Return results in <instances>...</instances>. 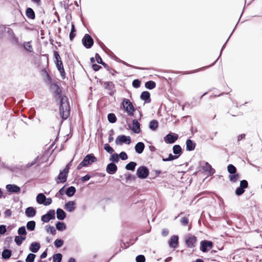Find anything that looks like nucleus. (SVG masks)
<instances>
[{
    "mask_svg": "<svg viewBox=\"0 0 262 262\" xmlns=\"http://www.w3.org/2000/svg\"><path fill=\"white\" fill-rule=\"evenodd\" d=\"M55 217V212L54 210H50L46 214L41 216V221L45 223L49 222L51 220Z\"/></svg>",
    "mask_w": 262,
    "mask_h": 262,
    "instance_id": "obj_9",
    "label": "nucleus"
},
{
    "mask_svg": "<svg viewBox=\"0 0 262 262\" xmlns=\"http://www.w3.org/2000/svg\"><path fill=\"white\" fill-rule=\"evenodd\" d=\"M137 164L134 162H130L125 166V168L128 170H134L135 169Z\"/></svg>",
    "mask_w": 262,
    "mask_h": 262,
    "instance_id": "obj_36",
    "label": "nucleus"
},
{
    "mask_svg": "<svg viewBox=\"0 0 262 262\" xmlns=\"http://www.w3.org/2000/svg\"><path fill=\"white\" fill-rule=\"evenodd\" d=\"M179 157V156L172 155L171 154H170L167 158H163L162 160L164 162L170 161H172L175 159H177Z\"/></svg>",
    "mask_w": 262,
    "mask_h": 262,
    "instance_id": "obj_37",
    "label": "nucleus"
},
{
    "mask_svg": "<svg viewBox=\"0 0 262 262\" xmlns=\"http://www.w3.org/2000/svg\"><path fill=\"white\" fill-rule=\"evenodd\" d=\"M14 241L18 246H20L23 243L19 236H16L14 238Z\"/></svg>",
    "mask_w": 262,
    "mask_h": 262,
    "instance_id": "obj_55",
    "label": "nucleus"
},
{
    "mask_svg": "<svg viewBox=\"0 0 262 262\" xmlns=\"http://www.w3.org/2000/svg\"><path fill=\"white\" fill-rule=\"evenodd\" d=\"M248 182L246 180H242L240 182V185L239 186L244 189L248 187Z\"/></svg>",
    "mask_w": 262,
    "mask_h": 262,
    "instance_id": "obj_53",
    "label": "nucleus"
},
{
    "mask_svg": "<svg viewBox=\"0 0 262 262\" xmlns=\"http://www.w3.org/2000/svg\"><path fill=\"white\" fill-rule=\"evenodd\" d=\"M56 227L58 230L63 231L66 229V226L63 223L58 222L56 225Z\"/></svg>",
    "mask_w": 262,
    "mask_h": 262,
    "instance_id": "obj_38",
    "label": "nucleus"
},
{
    "mask_svg": "<svg viewBox=\"0 0 262 262\" xmlns=\"http://www.w3.org/2000/svg\"><path fill=\"white\" fill-rule=\"evenodd\" d=\"M62 255L60 253L55 254L53 256L54 262H61L62 260Z\"/></svg>",
    "mask_w": 262,
    "mask_h": 262,
    "instance_id": "obj_39",
    "label": "nucleus"
},
{
    "mask_svg": "<svg viewBox=\"0 0 262 262\" xmlns=\"http://www.w3.org/2000/svg\"><path fill=\"white\" fill-rule=\"evenodd\" d=\"M104 86L105 89L109 90L110 92H108L109 95L111 96L113 95L116 92V91L114 89L115 88V85L112 81H106L104 83Z\"/></svg>",
    "mask_w": 262,
    "mask_h": 262,
    "instance_id": "obj_12",
    "label": "nucleus"
},
{
    "mask_svg": "<svg viewBox=\"0 0 262 262\" xmlns=\"http://www.w3.org/2000/svg\"><path fill=\"white\" fill-rule=\"evenodd\" d=\"M36 223L34 221H31L27 223V228L30 231H33L35 228Z\"/></svg>",
    "mask_w": 262,
    "mask_h": 262,
    "instance_id": "obj_30",
    "label": "nucleus"
},
{
    "mask_svg": "<svg viewBox=\"0 0 262 262\" xmlns=\"http://www.w3.org/2000/svg\"><path fill=\"white\" fill-rule=\"evenodd\" d=\"M196 242V238L194 235H191L186 239V244L189 248L195 247Z\"/></svg>",
    "mask_w": 262,
    "mask_h": 262,
    "instance_id": "obj_14",
    "label": "nucleus"
},
{
    "mask_svg": "<svg viewBox=\"0 0 262 262\" xmlns=\"http://www.w3.org/2000/svg\"><path fill=\"white\" fill-rule=\"evenodd\" d=\"M24 48L26 50L30 52L33 51V48L29 42L24 43Z\"/></svg>",
    "mask_w": 262,
    "mask_h": 262,
    "instance_id": "obj_47",
    "label": "nucleus"
},
{
    "mask_svg": "<svg viewBox=\"0 0 262 262\" xmlns=\"http://www.w3.org/2000/svg\"><path fill=\"white\" fill-rule=\"evenodd\" d=\"M6 188L10 193H18L20 190V187L15 184H8Z\"/></svg>",
    "mask_w": 262,
    "mask_h": 262,
    "instance_id": "obj_16",
    "label": "nucleus"
},
{
    "mask_svg": "<svg viewBox=\"0 0 262 262\" xmlns=\"http://www.w3.org/2000/svg\"><path fill=\"white\" fill-rule=\"evenodd\" d=\"M156 84L153 81H148L145 83V87L147 89L152 90L156 87Z\"/></svg>",
    "mask_w": 262,
    "mask_h": 262,
    "instance_id": "obj_34",
    "label": "nucleus"
},
{
    "mask_svg": "<svg viewBox=\"0 0 262 262\" xmlns=\"http://www.w3.org/2000/svg\"><path fill=\"white\" fill-rule=\"evenodd\" d=\"M123 106L129 115H132L135 111V108L131 102L127 99H124L122 102Z\"/></svg>",
    "mask_w": 262,
    "mask_h": 262,
    "instance_id": "obj_6",
    "label": "nucleus"
},
{
    "mask_svg": "<svg viewBox=\"0 0 262 262\" xmlns=\"http://www.w3.org/2000/svg\"><path fill=\"white\" fill-rule=\"evenodd\" d=\"M18 234L20 235H26L27 234L25 226L20 227L17 230Z\"/></svg>",
    "mask_w": 262,
    "mask_h": 262,
    "instance_id": "obj_42",
    "label": "nucleus"
},
{
    "mask_svg": "<svg viewBox=\"0 0 262 262\" xmlns=\"http://www.w3.org/2000/svg\"><path fill=\"white\" fill-rule=\"evenodd\" d=\"M117 170V166L115 164L112 162L109 163L106 168L107 173L110 174H113L116 173Z\"/></svg>",
    "mask_w": 262,
    "mask_h": 262,
    "instance_id": "obj_15",
    "label": "nucleus"
},
{
    "mask_svg": "<svg viewBox=\"0 0 262 262\" xmlns=\"http://www.w3.org/2000/svg\"><path fill=\"white\" fill-rule=\"evenodd\" d=\"M63 244V241L62 239H57L54 242V245L57 248L61 247Z\"/></svg>",
    "mask_w": 262,
    "mask_h": 262,
    "instance_id": "obj_46",
    "label": "nucleus"
},
{
    "mask_svg": "<svg viewBox=\"0 0 262 262\" xmlns=\"http://www.w3.org/2000/svg\"><path fill=\"white\" fill-rule=\"evenodd\" d=\"M75 202L74 201H69L64 205V209L69 212H73L75 209Z\"/></svg>",
    "mask_w": 262,
    "mask_h": 262,
    "instance_id": "obj_18",
    "label": "nucleus"
},
{
    "mask_svg": "<svg viewBox=\"0 0 262 262\" xmlns=\"http://www.w3.org/2000/svg\"><path fill=\"white\" fill-rule=\"evenodd\" d=\"M140 124L139 122L136 119L133 121V127L132 130L136 134H138L140 132Z\"/></svg>",
    "mask_w": 262,
    "mask_h": 262,
    "instance_id": "obj_23",
    "label": "nucleus"
},
{
    "mask_svg": "<svg viewBox=\"0 0 262 262\" xmlns=\"http://www.w3.org/2000/svg\"><path fill=\"white\" fill-rule=\"evenodd\" d=\"M26 13L27 16L29 18L34 19L35 17V13L32 8H27Z\"/></svg>",
    "mask_w": 262,
    "mask_h": 262,
    "instance_id": "obj_27",
    "label": "nucleus"
},
{
    "mask_svg": "<svg viewBox=\"0 0 262 262\" xmlns=\"http://www.w3.org/2000/svg\"><path fill=\"white\" fill-rule=\"evenodd\" d=\"M90 178H91V177L89 174H86L85 176L82 177L81 178V180L82 182H85V181L89 180Z\"/></svg>",
    "mask_w": 262,
    "mask_h": 262,
    "instance_id": "obj_60",
    "label": "nucleus"
},
{
    "mask_svg": "<svg viewBox=\"0 0 262 262\" xmlns=\"http://www.w3.org/2000/svg\"><path fill=\"white\" fill-rule=\"evenodd\" d=\"M40 248V245L39 243L33 242L30 244L29 250L33 253H36L38 251Z\"/></svg>",
    "mask_w": 262,
    "mask_h": 262,
    "instance_id": "obj_21",
    "label": "nucleus"
},
{
    "mask_svg": "<svg viewBox=\"0 0 262 262\" xmlns=\"http://www.w3.org/2000/svg\"><path fill=\"white\" fill-rule=\"evenodd\" d=\"M245 136L246 135L244 134H241V135H239L238 136V138H237L238 141H239L241 140H242L243 139H244L245 138Z\"/></svg>",
    "mask_w": 262,
    "mask_h": 262,
    "instance_id": "obj_63",
    "label": "nucleus"
},
{
    "mask_svg": "<svg viewBox=\"0 0 262 262\" xmlns=\"http://www.w3.org/2000/svg\"><path fill=\"white\" fill-rule=\"evenodd\" d=\"M169 231L167 229H163L162 231V234L164 236H166L168 234Z\"/></svg>",
    "mask_w": 262,
    "mask_h": 262,
    "instance_id": "obj_62",
    "label": "nucleus"
},
{
    "mask_svg": "<svg viewBox=\"0 0 262 262\" xmlns=\"http://www.w3.org/2000/svg\"><path fill=\"white\" fill-rule=\"evenodd\" d=\"M137 262H145V258L143 255H139L136 257V258Z\"/></svg>",
    "mask_w": 262,
    "mask_h": 262,
    "instance_id": "obj_51",
    "label": "nucleus"
},
{
    "mask_svg": "<svg viewBox=\"0 0 262 262\" xmlns=\"http://www.w3.org/2000/svg\"><path fill=\"white\" fill-rule=\"evenodd\" d=\"M104 149L109 154H112L114 152L113 148L111 147L107 143H106L104 145Z\"/></svg>",
    "mask_w": 262,
    "mask_h": 262,
    "instance_id": "obj_44",
    "label": "nucleus"
},
{
    "mask_svg": "<svg viewBox=\"0 0 262 262\" xmlns=\"http://www.w3.org/2000/svg\"><path fill=\"white\" fill-rule=\"evenodd\" d=\"M54 86L55 88V94L56 96L60 97V104L59 112L60 116L63 120L68 118L70 115V107L68 101V98L66 96H61V91L59 86L57 84H55Z\"/></svg>",
    "mask_w": 262,
    "mask_h": 262,
    "instance_id": "obj_1",
    "label": "nucleus"
},
{
    "mask_svg": "<svg viewBox=\"0 0 262 262\" xmlns=\"http://www.w3.org/2000/svg\"><path fill=\"white\" fill-rule=\"evenodd\" d=\"M46 230L48 232H50L52 234H55L56 233V229L53 226H47Z\"/></svg>",
    "mask_w": 262,
    "mask_h": 262,
    "instance_id": "obj_48",
    "label": "nucleus"
},
{
    "mask_svg": "<svg viewBox=\"0 0 262 262\" xmlns=\"http://www.w3.org/2000/svg\"><path fill=\"white\" fill-rule=\"evenodd\" d=\"M35 257L34 254L29 253L26 259V262H33Z\"/></svg>",
    "mask_w": 262,
    "mask_h": 262,
    "instance_id": "obj_41",
    "label": "nucleus"
},
{
    "mask_svg": "<svg viewBox=\"0 0 262 262\" xmlns=\"http://www.w3.org/2000/svg\"><path fill=\"white\" fill-rule=\"evenodd\" d=\"M97 161V158L94 156V154H90L87 155L77 166L78 169H80L83 167L87 166L90 164H92Z\"/></svg>",
    "mask_w": 262,
    "mask_h": 262,
    "instance_id": "obj_3",
    "label": "nucleus"
},
{
    "mask_svg": "<svg viewBox=\"0 0 262 262\" xmlns=\"http://www.w3.org/2000/svg\"><path fill=\"white\" fill-rule=\"evenodd\" d=\"M213 244L212 242L208 241H203L201 243L200 250L206 252L212 248Z\"/></svg>",
    "mask_w": 262,
    "mask_h": 262,
    "instance_id": "obj_11",
    "label": "nucleus"
},
{
    "mask_svg": "<svg viewBox=\"0 0 262 262\" xmlns=\"http://www.w3.org/2000/svg\"><path fill=\"white\" fill-rule=\"evenodd\" d=\"M170 247L174 249L177 248L179 243V237L177 235H172L168 242Z\"/></svg>",
    "mask_w": 262,
    "mask_h": 262,
    "instance_id": "obj_13",
    "label": "nucleus"
},
{
    "mask_svg": "<svg viewBox=\"0 0 262 262\" xmlns=\"http://www.w3.org/2000/svg\"><path fill=\"white\" fill-rule=\"evenodd\" d=\"M110 160L113 162H118L119 161V157L117 154H114L110 158Z\"/></svg>",
    "mask_w": 262,
    "mask_h": 262,
    "instance_id": "obj_43",
    "label": "nucleus"
},
{
    "mask_svg": "<svg viewBox=\"0 0 262 262\" xmlns=\"http://www.w3.org/2000/svg\"><path fill=\"white\" fill-rule=\"evenodd\" d=\"M137 175L140 179H146L149 175V170L145 166H140L137 170Z\"/></svg>",
    "mask_w": 262,
    "mask_h": 262,
    "instance_id": "obj_5",
    "label": "nucleus"
},
{
    "mask_svg": "<svg viewBox=\"0 0 262 262\" xmlns=\"http://www.w3.org/2000/svg\"><path fill=\"white\" fill-rule=\"evenodd\" d=\"M36 210L32 207H29L25 210V214L29 217H32L36 215Z\"/></svg>",
    "mask_w": 262,
    "mask_h": 262,
    "instance_id": "obj_20",
    "label": "nucleus"
},
{
    "mask_svg": "<svg viewBox=\"0 0 262 262\" xmlns=\"http://www.w3.org/2000/svg\"><path fill=\"white\" fill-rule=\"evenodd\" d=\"M95 58H96V60L98 63L100 64L101 62H102L103 61H102L101 57L100 56V55L98 54H97V53L96 54Z\"/></svg>",
    "mask_w": 262,
    "mask_h": 262,
    "instance_id": "obj_58",
    "label": "nucleus"
},
{
    "mask_svg": "<svg viewBox=\"0 0 262 262\" xmlns=\"http://www.w3.org/2000/svg\"><path fill=\"white\" fill-rule=\"evenodd\" d=\"M6 232V226L0 225V234H4Z\"/></svg>",
    "mask_w": 262,
    "mask_h": 262,
    "instance_id": "obj_57",
    "label": "nucleus"
},
{
    "mask_svg": "<svg viewBox=\"0 0 262 262\" xmlns=\"http://www.w3.org/2000/svg\"><path fill=\"white\" fill-rule=\"evenodd\" d=\"M46 197L43 193H39L36 196V201L39 204H44Z\"/></svg>",
    "mask_w": 262,
    "mask_h": 262,
    "instance_id": "obj_26",
    "label": "nucleus"
},
{
    "mask_svg": "<svg viewBox=\"0 0 262 262\" xmlns=\"http://www.w3.org/2000/svg\"><path fill=\"white\" fill-rule=\"evenodd\" d=\"M75 192L76 188L74 186H70L67 189L66 191V194L68 196H72L74 195Z\"/></svg>",
    "mask_w": 262,
    "mask_h": 262,
    "instance_id": "obj_29",
    "label": "nucleus"
},
{
    "mask_svg": "<svg viewBox=\"0 0 262 262\" xmlns=\"http://www.w3.org/2000/svg\"><path fill=\"white\" fill-rule=\"evenodd\" d=\"M52 201V200L51 198H47V199L46 198V200L45 201L43 205L45 206L49 205L50 204H51Z\"/></svg>",
    "mask_w": 262,
    "mask_h": 262,
    "instance_id": "obj_59",
    "label": "nucleus"
},
{
    "mask_svg": "<svg viewBox=\"0 0 262 262\" xmlns=\"http://www.w3.org/2000/svg\"><path fill=\"white\" fill-rule=\"evenodd\" d=\"M83 45L87 49H90L92 47L94 43V41L92 37L86 34H85L82 40Z\"/></svg>",
    "mask_w": 262,
    "mask_h": 262,
    "instance_id": "obj_8",
    "label": "nucleus"
},
{
    "mask_svg": "<svg viewBox=\"0 0 262 262\" xmlns=\"http://www.w3.org/2000/svg\"><path fill=\"white\" fill-rule=\"evenodd\" d=\"M228 171L231 174H234L236 172V167L232 164L228 166Z\"/></svg>",
    "mask_w": 262,
    "mask_h": 262,
    "instance_id": "obj_40",
    "label": "nucleus"
},
{
    "mask_svg": "<svg viewBox=\"0 0 262 262\" xmlns=\"http://www.w3.org/2000/svg\"><path fill=\"white\" fill-rule=\"evenodd\" d=\"M75 31H76V30L75 29L74 25L73 24H72L71 32L70 33V35H69L70 39L71 40H72L73 39V38L75 37V34L74 33V32Z\"/></svg>",
    "mask_w": 262,
    "mask_h": 262,
    "instance_id": "obj_45",
    "label": "nucleus"
},
{
    "mask_svg": "<svg viewBox=\"0 0 262 262\" xmlns=\"http://www.w3.org/2000/svg\"><path fill=\"white\" fill-rule=\"evenodd\" d=\"M132 84L135 88H138L140 86L141 82L138 79H135L133 80Z\"/></svg>",
    "mask_w": 262,
    "mask_h": 262,
    "instance_id": "obj_50",
    "label": "nucleus"
},
{
    "mask_svg": "<svg viewBox=\"0 0 262 262\" xmlns=\"http://www.w3.org/2000/svg\"><path fill=\"white\" fill-rule=\"evenodd\" d=\"M115 142L117 145H122L123 143L129 144L131 142V139L129 136L120 135L117 137Z\"/></svg>",
    "mask_w": 262,
    "mask_h": 262,
    "instance_id": "obj_7",
    "label": "nucleus"
},
{
    "mask_svg": "<svg viewBox=\"0 0 262 262\" xmlns=\"http://www.w3.org/2000/svg\"><path fill=\"white\" fill-rule=\"evenodd\" d=\"M150 97V93L147 91H144L141 93L140 98L142 100H144L145 103H148L151 101V99Z\"/></svg>",
    "mask_w": 262,
    "mask_h": 262,
    "instance_id": "obj_17",
    "label": "nucleus"
},
{
    "mask_svg": "<svg viewBox=\"0 0 262 262\" xmlns=\"http://www.w3.org/2000/svg\"><path fill=\"white\" fill-rule=\"evenodd\" d=\"M110 136H109V137H108V142L110 143V142H112L113 140H114V138L113 137V135L114 134V130L113 129H111L110 131Z\"/></svg>",
    "mask_w": 262,
    "mask_h": 262,
    "instance_id": "obj_56",
    "label": "nucleus"
},
{
    "mask_svg": "<svg viewBox=\"0 0 262 262\" xmlns=\"http://www.w3.org/2000/svg\"><path fill=\"white\" fill-rule=\"evenodd\" d=\"M186 150L188 151H192L194 149L195 147V143L190 139H187L186 142Z\"/></svg>",
    "mask_w": 262,
    "mask_h": 262,
    "instance_id": "obj_24",
    "label": "nucleus"
},
{
    "mask_svg": "<svg viewBox=\"0 0 262 262\" xmlns=\"http://www.w3.org/2000/svg\"><path fill=\"white\" fill-rule=\"evenodd\" d=\"M173 152L177 156H180L182 153V148L179 145H175L173 146Z\"/></svg>",
    "mask_w": 262,
    "mask_h": 262,
    "instance_id": "obj_28",
    "label": "nucleus"
},
{
    "mask_svg": "<svg viewBox=\"0 0 262 262\" xmlns=\"http://www.w3.org/2000/svg\"><path fill=\"white\" fill-rule=\"evenodd\" d=\"M158 127V122L156 120H153L149 123V128L150 129L155 130Z\"/></svg>",
    "mask_w": 262,
    "mask_h": 262,
    "instance_id": "obj_33",
    "label": "nucleus"
},
{
    "mask_svg": "<svg viewBox=\"0 0 262 262\" xmlns=\"http://www.w3.org/2000/svg\"><path fill=\"white\" fill-rule=\"evenodd\" d=\"M145 147L144 144L143 142H139L136 144L135 146V149L138 154H141L143 152Z\"/></svg>",
    "mask_w": 262,
    "mask_h": 262,
    "instance_id": "obj_22",
    "label": "nucleus"
},
{
    "mask_svg": "<svg viewBox=\"0 0 262 262\" xmlns=\"http://www.w3.org/2000/svg\"><path fill=\"white\" fill-rule=\"evenodd\" d=\"M245 192V190L244 188L241 187L240 186L237 187L235 190L236 195L239 196L242 195Z\"/></svg>",
    "mask_w": 262,
    "mask_h": 262,
    "instance_id": "obj_49",
    "label": "nucleus"
},
{
    "mask_svg": "<svg viewBox=\"0 0 262 262\" xmlns=\"http://www.w3.org/2000/svg\"><path fill=\"white\" fill-rule=\"evenodd\" d=\"M119 158L122 160H125L127 159L128 157H127V154H126L125 152L124 151H122L121 152L119 155Z\"/></svg>",
    "mask_w": 262,
    "mask_h": 262,
    "instance_id": "obj_52",
    "label": "nucleus"
},
{
    "mask_svg": "<svg viewBox=\"0 0 262 262\" xmlns=\"http://www.w3.org/2000/svg\"><path fill=\"white\" fill-rule=\"evenodd\" d=\"M54 56L55 59V63L56 64V66L60 72L62 78L64 79L66 76V72L63 68V66L61 57L57 51H54Z\"/></svg>",
    "mask_w": 262,
    "mask_h": 262,
    "instance_id": "obj_2",
    "label": "nucleus"
},
{
    "mask_svg": "<svg viewBox=\"0 0 262 262\" xmlns=\"http://www.w3.org/2000/svg\"><path fill=\"white\" fill-rule=\"evenodd\" d=\"M11 251L8 249H5L2 252V257L4 259H8L11 256Z\"/></svg>",
    "mask_w": 262,
    "mask_h": 262,
    "instance_id": "obj_31",
    "label": "nucleus"
},
{
    "mask_svg": "<svg viewBox=\"0 0 262 262\" xmlns=\"http://www.w3.org/2000/svg\"><path fill=\"white\" fill-rule=\"evenodd\" d=\"M202 169L206 172H207L210 175H212L215 172V170L212 168L211 165L208 162H206L205 165L202 166Z\"/></svg>",
    "mask_w": 262,
    "mask_h": 262,
    "instance_id": "obj_19",
    "label": "nucleus"
},
{
    "mask_svg": "<svg viewBox=\"0 0 262 262\" xmlns=\"http://www.w3.org/2000/svg\"><path fill=\"white\" fill-rule=\"evenodd\" d=\"M57 218L59 220H63L66 216L65 212L60 208H58L56 210Z\"/></svg>",
    "mask_w": 262,
    "mask_h": 262,
    "instance_id": "obj_25",
    "label": "nucleus"
},
{
    "mask_svg": "<svg viewBox=\"0 0 262 262\" xmlns=\"http://www.w3.org/2000/svg\"><path fill=\"white\" fill-rule=\"evenodd\" d=\"M5 214L6 216H10L11 215V211L9 209H7L5 212Z\"/></svg>",
    "mask_w": 262,
    "mask_h": 262,
    "instance_id": "obj_64",
    "label": "nucleus"
},
{
    "mask_svg": "<svg viewBox=\"0 0 262 262\" xmlns=\"http://www.w3.org/2000/svg\"><path fill=\"white\" fill-rule=\"evenodd\" d=\"M180 222L183 226H186L188 224L189 220L187 217H183L181 219Z\"/></svg>",
    "mask_w": 262,
    "mask_h": 262,
    "instance_id": "obj_54",
    "label": "nucleus"
},
{
    "mask_svg": "<svg viewBox=\"0 0 262 262\" xmlns=\"http://www.w3.org/2000/svg\"><path fill=\"white\" fill-rule=\"evenodd\" d=\"M239 178V174L238 173L231 174L229 176V179L230 182L235 183Z\"/></svg>",
    "mask_w": 262,
    "mask_h": 262,
    "instance_id": "obj_32",
    "label": "nucleus"
},
{
    "mask_svg": "<svg viewBox=\"0 0 262 262\" xmlns=\"http://www.w3.org/2000/svg\"><path fill=\"white\" fill-rule=\"evenodd\" d=\"M70 163H69L63 170L60 171L57 178L55 179L56 183H63L67 181Z\"/></svg>",
    "mask_w": 262,
    "mask_h": 262,
    "instance_id": "obj_4",
    "label": "nucleus"
},
{
    "mask_svg": "<svg viewBox=\"0 0 262 262\" xmlns=\"http://www.w3.org/2000/svg\"><path fill=\"white\" fill-rule=\"evenodd\" d=\"M92 67H93V70L95 71H99L100 69V68H101L100 66H99L97 64H93Z\"/></svg>",
    "mask_w": 262,
    "mask_h": 262,
    "instance_id": "obj_61",
    "label": "nucleus"
},
{
    "mask_svg": "<svg viewBox=\"0 0 262 262\" xmlns=\"http://www.w3.org/2000/svg\"><path fill=\"white\" fill-rule=\"evenodd\" d=\"M107 119L108 121L111 123H114L117 121V118L114 113L108 114L107 115Z\"/></svg>",
    "mask_w": 262,
    "mask_h": 262,
    "instance_id": "obj_35",
    "label": "nucleus"
},
{
    "mask_svg": "<svg viewBox=\"0 0 262 262\" xmlns=\"http://www.w3.org/2000/svg\"><path fill=\"white\" fill-rule=\"evenodd\" d=\"M178 139V135L174 133L167 134L164 138V141L166 143L172 144L174 143Z\"/></svg>",
    "mask_w": 262,
    "mask_h": 262,
    "instance_id": "obj_10",
    "label": "nucleus"
}]
</instances>
